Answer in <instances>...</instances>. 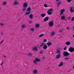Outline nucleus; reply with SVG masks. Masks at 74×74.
Masks as SVG:
<instances>
[{
  "label": "nucleus",
  "mask_w": 74,
  "mask_h": 74,
  "mask_svg": "<svg viewBox=\"0 0 74 74\" xmlns=\"http://www.w3.org/2000/svg\"><path fill=\"white\" fill-rule=\"evenodd\" d=\"M53 11V9L51 8L49 10H48L47 12V14L49 15H52V11Z\"/></svg>",
  "instance_id": "1"
},
{
  "label": "nucleus",
  "mask_w": 74,
  "mask_h": 74,
  "mask_svg": "<svg viewBox=\"0 0 74 74\" xmlns=\"http://www.w3.org/2000/svg\"><path fill=\"white\" fill-rule=\"evenodd\" d=\"M40 62V60L38 58H35V60L33 61V63L34 64H37V62Z\"/></svg>",
  "instance_id": "2"
},
{
  "label": "nucleus",
  "mask_w": 74,
  "mask_h": 74,
  "mask_svg": "<svg viewBox=\"0 0 74 74\" xmlns=\"http://www.w3.org/2000/svg\"><path fill=\"white\" fill-rule=\"evenodd\" d=\"M48 25L49 27H52L53 25V21H52L50 22L49 23Z\"/></svg>",
  "instance_id": "3"
},
{
  "label": "nucleus",
  "mask_w": 74,
  "mask_h": 74,
  "mask_svg": "<svg viewBox=\"0 0 74 74\" xmlns=\"http://www.w3.org/2000/svg\"><path fill=\"white\" fill-rule=\"evenodd\" d=\"M63 55L64 56H68L69 55V53L67 51H65L63 53Z\"/></svg>",
  "instance_id": "4"
},
{
  "label": "nucleus",
  "mask_w": 74,
  "mask_h": 74,
  "mask_svg": "<svg viewBox=\"0 0 74 74\" xmlns=\"http://www.w3.org/2000/svg\"><path fill=\"white\" fill-rule=\"evenodd\" d=\"M32 51H37L38 49L36 47H33L32 49Z\"/></svg>",
  "instance_id": "5"
},
{
  "label": "nucleus",
  "mask_w": 74,
  "mask_h": 74,
  "mask_svg": "<svg viewBox=\"0 0 74 74\" xmlns=\"http://www.w3.org/2000/svg\"><path fill=\"white\" fill-rule=\"evenodd\" d=\"M61 55H60V53H59L57 55H56V59H59L60 58Z\"/></svg>",
  "instance_id": "6"
},
{
  "label": "nucleus",
  "mask_w": 74,
  "mask_h": 74,
  "mask_svg": "<svg viewBox=\"0 0 74 74\" xmlns=\"http://www.w3.org/2000/svg\"><path fill=\"white\" fill-rule=\"evenodd\" d=\"M55 32L54 31H52L51 33V36H53L55 35Z\"/></svg>",
  "instance_id": "7"
},
{
  "label": "nucleus",
  "mask_w": 74,
  "mask_h": 74,
  "mask_svg": "<svg viewBox=\"0 0 74 74\" xmlns=\"http://www.w3.org/2000/svg\"><path fill=\"white\" fill-rule=\"evenodd\" d=\"M48 19H49V18L48 17V16H47L44 19V21L45 22H46V21H48Z\"/></svg>",
  "instance_id": "8"
},
{
  "label": "nucleus",
  "mask_w": 74,
  "mask_h": 74,
  "mask_svg": "<svg viewBox=\"0 0 74 74\" xmlns=\"http://www.w3.org/2000/svg\"><path fill=\"white\" fill-rule=\"evenodd\" d=\"M38 71L37 70H34L33 71V73L34 74H37Z\"/></svg>",
  "instance_id": "9"
},
{
  "label": "nucleus",
  "mask_w": 74,
  "mask_h": 74,
  "mask_svg": "<svg viewBox=\"0 0 74 74\" xmlns=\"http://www.w3.org/2000/svg\"><path fill=\"white\" fill-rule=\"evenodd\" d=\"M65 11V10H64V9H63L61 10L60 11L61 13L60 14V15H62V14H63V12H64V11Z\"/></svg>",
  "instance_id": "10"
},
{
  "label": "nucleus",
  "mask_w": 74,
  "mask_h": 74,
  "mask_svg": "<svg viewBox=\"0 0 74 74\" xmlns=\"http://www.w3.org/2000/svg\"><path fill=\"white\" fill-rule=\"evenodd\" d=\"M63 65V62H62L60 63V64L58 65L59 67H60V66H62Z\"/></svg>",
  "instance_id": "11"
},
{
  "label": "nucleus",
  "mask_w": 74,
  "mask_h": 74,
  "mask_svg": "<svg viewBox=\"0 0 74 74\" xmlns=\"http://www.w3.org/2000/svg\"><path fill=\"white\" fill-rule=\"evenodd\" d=\"M57 53H61L60 49H57Z\"/></svg>",
  "instance_id": "12"
},
{
  "label": "nucleus",
  "mask_w": 74,
  "mask_h": 74,
  "mask_svg": "<svg viewBox=\"0 0 74 74\" xmlns=\"http://www.w3.org/2000/svg\"><path fill=\"white\" fill-rule=\"evenodd\" d=\"M74 9H73V8L71 7L70 8V12H71V13L74 12Z\"/></svg>",
  "instance_id": "13"
},
{
  "label": "nucleus",
  "mask_w": 74,
  "mask_h": 74,
  "mask_svg": "<svg viewBox=\"0 0 74 74\" xmlns=\"http://www.w3.org/2000/svg\"><path fill=\"white\" fill-rule=\"evenodd\" d=\"M35 27L36 28H39L40 27V24H36L35 25Z\"/></svg>",
  "instance_id": "14"
},
{
  "label": "nucleus",
  "mask_w": 74,
  "mask_h": 74,
  "mask_svg": "<svg viewBox=\"0 0 74 74\" xmlns=\"http://www.w3.org/2000/svg\"><path fill=\"white\" fill-rule=\"evenodd\" d=\"M45 15H46V14H42L40 15V16L42 17V18H44V17H45Z\"/></svg>",
  "instance_id": "15"
},
{
  "label": "nucleus",
  "mask_w": 74,
  "mask_h": 74,
  "mask_svg": "<svg viewBox=\"0 0 74 74\" xmlns=\"http://www.w3.org/2000/svg\"><path fill=\"white\" fill-rule=\"evenodd\" d=\"M23 7H27V5L26 3H24L23 4Z\"/></svg>",
  "instance_id": "16"
},
{
  "label": "nucleus",
  "mask_w": 74,
  "mask_h": 74,
  "mask_svg": "<svg viewBox=\"0 0 74 74\" xmlns=\"http://www.w3.org/2000/svg\"><path fill=\"white\" fill-rule=\"evenodd\" d=\"M70 42H66V45H70Z\"/></svg>",
  "instance_id": "17"
},
{
  "label": "nucleus",
  "mask_w": 74,
  "mask_h": 74,
  "mask_svg": "<svg viewBox=\"0 0 74 74\" xmlns=\"http://www.w3.org/2000/svg\"><path fill=\"white\" fill-rule=\"evenodd\" d=\"M18 4V2L17 1H15L14 2V5H17Z\"/></svg>",
  "instance_id": "18"
},
{
  "label": "nucleus",
  "mask_w": 74,
  "mask_h": 74,
  "mask_svg": "<svg viewBox=\"0 0 74 74\" xmlns=\"http://www.w3.org/2000/svg\"><path fill=\"white\" fill-rule=\"evenodd\" d=\"M30 12L29 11V12H27L25 13V15H29V14H30Z\"/></svg>",
  "instance_id": "19"
},
{
  "label": "nucleus",
  "mask_w": 74,
  "mask_h": 74,
  "mask_svg": "<svg viewBox=\"0 0 74 74\" xmlns=\"http://www.w3.org/2000/svg\"><path fill=\"white\" fill-rule=\"evenodd\" d=\"M33 14H31L29 15V18L30 19H33Z\"/></svg>",
  "instance_id": "20"
},
{
  "label": "nucleus",
  "mask_w": 74,
  "mask_h": 74,
  "mask_svg": "<svg viewBox=\"0 0 74 74\" xmlns=\"http://www.w3.org/2000/svg\"><path fill=\"white\" fill-rule=\"evenodd\" d=\"M27 11H31V8L29 7L27 9Z\"/></svg>",
  "instance_id": "21"
},
{
  "label": "nucleus",
  "mask_w": 74,
  "mask_h": 74,
  "mask_svg": "<svg viewBox=\"0 0 74 74\" xmlns=\"http://www.w3.org/2000/svg\"><path fill=\"white\" fill-rule=\"evenodd\" d=\"M43 48L45 49H46L47 48V46L46 45H44Z\"/></svg>",
  "instance_id": "22"
},
{
  "label": "nucleus",
  "mask_w": 74,
  "mask_h": 74,
  "mask_svg": "<svg viewBox=\"0 0 74 74\" xmlns=\"http://www.w3.org/2000/svg\"><path fill=\"white\" fill-rule=\"evenodd\" d=\"M4 25V23H0V26H3Z\"/></svg>",
  "instance_id": "23"
},
{
  "label": "nucleus",
  "mask_w": 74,
  "mask_h": 74,
  "mask_svg": "<svg viewBox=\"0 0 74 74\" xmlns=\"http://www.w3.org/2000/svg\"><path fill=\"white\" fill-rule=\"evenodd\" d=\"M65 19V17L64 16H61V19L62 20H64Z\"/></svg>",
  "instance_id": "24"
},
{
  "label": "nucleus",
  "mask_w": 74,
  "mask_h": 74,
  "mask_svg": "<svg viewBox=\"0 0 74 74\" xmlns=\"http://www.w3.org/2000/svg\"><path fill=\"white\" fill-rule=\"evenodd\" d=\"M61 3H62V1H60V2H58V5L59 6V5H60V4H61Z\"/></svg>",
  "instance_id": "25"
},
{
  "label": "nucleus",
  "mask_w": 74,
  "mask_h": 74,
  "mask_svg": "<svg viewBox=\"0 0 74 74\" xmlns=\"http://www.w3.org/2000/svg\"><path fill=\"white\" fill-rule=\"evenodd\" d=\"M44 36V34H41L39 36V37H42V36Z\"/></svg>",
  "instance_id": "26"
},
{
  "label": "nucleus",
  "mask_w": 74,
  "mask_h": 74,
  "mask_svg": "<svg viewBox=\"0 0 74 74\" xmlns=\"http://www.w3.org/2000/svg\"><path fill=\"white\" fill-rule=\"evenodd\" d=\"M26 27L25 25H21L22 28H25Z\"/></svg>",
  "instance_id": "27"
},
{
  "label": "nucleus",
  "mask_w": 74,
  "mask_h": 74,
  "mask_svg": "<svg viewBox=\"0 0 74 74\" xmlns=\"http://www.w3.org/2000/svg\"><path fill=\"white\" fill-rule=\"evenodd\" d=\"M6 4H7V2H4L3 3V5H6Z\"/></svg>",
  "instance_id": "28"
},
{
  "label": "nucleus",
  "mask_w": 74,
  "mask_h": 74,
  "mask_svg": "<svg viewBox=\"0 0 74 74\" xmlns=\"http://www.w3.org/2000/svg\"><path fill=\"white\" fill-rule=\"evenodd\" d=\"M47 46L49 47L51 45V42H49L47 44Z\"/></svg>",
  "instance_id": "29"
},
{
  "label": "nucleus",
  "mask_w": 74,
  "mask_h": 74,
  "mask_svg": "<svg viewBox=\"0 0 74 74\" xmlns=\"http://www.w3.org/2000/svg\"><path fill=\"white\" fill-rule=\"evenodd\" d=\"M26 10V7H23V11H25Z\"/></svg>",
  "instance_id": "30"
},
{
  "label": "nucleus",
  "mask_w": 74,
  "mask_h": 74,
  "mask_svg": "<svg viewBox=\"0 0 74 74\" xmlns=\"http://www.w3.org/2000/svg\"><path fill=\"white\" fill-rule=\"evenodd\" d=\"M28 55L29 56H31L32 55V54L31 53H29L28 54Z\"/></svg>",
  "instance_id": "31"
},
{
  "label": "nucleus",
  "mask_w": 74,
  "mask_h": 74,
  "mask_svg": "<svg viewBox=\"0 0 74 74\" xmlns=\"http://www.w3.org/2000/svg\"><path fill=\"white\" fill-rule=\"evenodd\" d=\"M63 30V29H60L59 30V32L60 33H62V32Z\"/></svg>",
  "instance_id": "32"
},
{
  "label": "nucleus",
  "mask_w": 74,
  "mask_h": 74,
  "mask_svg": "<svg viewBox=\"0 0 74 74\" xmlns=\"http://www.w3.org/2000/svg\"><path fill=\"white\" fill-rule=\"evenodd\" d=\"M44 45V43H42L40 46V47H42V46H43V45Z\"/></svg>",
  "instance_id": "33"
},
{
  "label": "nucleus",
  "mask_w": 74,
  "mask_h": 74,
  "mask_svg": "<svg viewBox=\"0 0 74 74\" xmlns=\"http://www.w3.org/2000/svg\"><path fill=\"white\" fill-rule=\"evenodd\" d=\"M67 1L68 3H70V2H71V0H67Z\"/></svg>",
  "instance_id": "34"
},
{
  "label": "nucleus",
  "mask_w": 74,
  "mask_h": 74,
  "mask_svg": "<svg viewBox=\"0 0 74 74\" xmlns=\"http://www.w3.org/2000/svg\"><path fill=\"white\" fill-rule=\"evenodd\" d=\"M47 42V39H44L43 40V42Z\"/></svg>",
  "instance_id": "35"
},
{
  "label": "nucleus",
  "mask_w": 74,
  "mask_h": 74,
  "mask_svg": "<svg viewBox=\"0 0 74 74\" xmlns=\"http://www.w3.org/2000/svg\"><path fill=\"white\" fill-rule=\"evenodd\" d=\"M45 7H47V4H45L44 5Z\"/></svg>",
  "instance_id": "36"
},
{
  "label": "nucleus",
  "mask_w": 74,
  "mask_h": 74,
  "mask_svg": "<svg viewBox=\"0 0 74 74\" xmlns=\"http://www.w3.org/2000/svg\"><path fill=\"white\" fill-rule=\"evenodd\" d=\"M31 31H32V32H33V31H34V28H31Z\"/></svg>",
  "instance_id": "37"
},
{
  "label": "nucleus",
  "mask_w": 74,
  "mask_h": 74,
  "mask_svg": "<svg viewBox=\"0 0 74 74\" xmlns=\"http://www.w3.org/2000/svg\"><path fill=\"white\" fill-rule=\"evenodd\" d=\"M66 48H67V47H64V50H66Z\"/></svg>",
  "instance_id": "38"
},
{
  "label": "nucleus",
  "mask_w": 74,
  "mask_h": 74,
  "mask_svg": "<svg viewBox=\"0 0 74 74\" xmlns=\"http://www.w3.org/2000/svg\"><path fill=\"white\" fill-rule=\"evenodd\" d=\"M64 59H65L66 60H68V59H69V58L68 57H66V58H65Z\"/></svg>",
  "instance_id": "39"
},
{
  "label": "nucleus",
  "mask_w": 74,
  "mask_h": 74,
  "mask_svg": "<svg viewBox=\"0 0 74 74\" xmlns=\"http://www.w3.org/2000/svg\"><path fill=\"white\" fill-rule=\"evenodd\" d=\"M72 20L73 21H74V17H73L72 18Z\"/></svg>",
  "instance_id": "40"
},
{
  "label": "nucleus",
  "mask_w": 74,
  "mask_h": 74,
  "mask_svg": "<svg viewBox=\"0 0 74 74\" xmlns=\"http://www.w3.org/2000/svg\"><path fill=\"white\" fill-rule=\"evenodd\" d=\"M3 40H2L0 43V44H2V43H3Z\"/></svg>",
  "instance_id": "41"
},
{
  "label": "nucleus",
  "mask_w": 74,
  "mask_h": 74,
  "mask_svg": "<svg viewBox=\"0 0 74 74\" xmlns=\"http://www.w3.org/2000/svg\"><path fill=\"white\" fill-rule=\"evenodd\" d=\"M66 29L67 30H69V29H70V28H69V27H66Z\"/></svg>",
  "instance_id": "42"
},
{
  "label": "nucleus",
  "mask_w": 74,
  "mask_h": 74,
  "mask_svg": "<svg viewBox=\"0 0 74 74\" xmlns=\"http://www.w3.org/2000/svg\"><path fill=\"white\" fill-rule=\"evenodd\" d=\"M43 53V51H40V53Z\"/></svg>",
  "instance_id": "43"
},
{
  "label": "nucleus",
  "mask_w": 74,
  "mask_h": 74,
  "mask_svg": "<svg viewBox=\"0 0 74 74\" xmlns=\"http://www.w3.org/2000/svg\"><path fill=\"white\" fill-rule=\"evenodd\" d=\"M3 64V62H2L1 63V65H2Z\"/></svg>",
  "instance_id": "44"
},
{
  "label": "nucleus",
  "mask_w": 74,
  "mask_h": 74,
  "mask_svg": "<svg viewBox=\"0 0 74 74\" xmlns=\"http://www.w3.org/2000/svg\"><path fill=\"white\" fill-rule=\"evenodd\" d=\"M69 19H71V17H69L68 18Z\"/></svg>",
  "instance_id": "45"
},
{
  "label": "nucleus",
  "mask_w": 74,
  "mask_h": 74,
  "mask_svg": "<svg viewBox=\"0 0 74 74\" xmlns=\"http://www.w3.org/2000/svg\"><path fill=\"white\" fill-rule=\"evenodd\" d=\"M3 56H4V57L5 58H7V57H6V56H5V55H3Z\"/></svg>",
  "instance_id": "46"
},
{
  "label": "nucleus",
  "mask_w": 74,
  "mask_h": 74,
  "mask_svg": "<svg viewBox=\"0 0 74 74\" xmlns=\"http://www.w3.org/2000/svg\"><path fill=\"white\" fill-rule=\"evenodd\" d=\"M1 35H3V32H2L1 33Z\"/></svg>",
  "instance_id": "47"
},
{
  "label": "nucleus",
  "mask_w": 74,
  "mask_h": 74,
  "mask_svg": "<svg viewBox=\"0 0 74 74\" xmlns=\"http://www.w3.org/2000/svg\"><path fill=\"white\" fill-rule=\"evenodd\" d=\"M29 23H30V24H31V21H29Z\"/></svg>",
  "instance_id": "48"
},
{
  "label": "nucleus",
  "mask_w": 74,
  "mask_h": 74,
  "mask_svg": "<svg viewBox=\"0 0 74 74\" xmlns=\"http://www.w3.org/2000/svg\"><path fill=\"white\" fill-rule=\"evenodd\" d=\"M43 59H45V58L44 57H43Z\"/></svg>",
  "instance_id": "49"
},
{
  "label": "nucleus",
  "mask_w": 74,
  "mask_h": 74,
  "mask_svg": "<svg viewBox=\"0 0 74 74\" xmlns=\"http://www.w3.org/2000/svg\"><path fill=\"white\" fill-rule=\"evenodd\" d=\"M59 0H56V1H59Z\"/></svg>",
  "instance_id": "50"
},
{
  "label": "nucleus",
  "mask_w": 74,
  "mask_h": 74,
  "mask_svg": "<svg viewBox=\"0 0 74 74\" xmlns=\"http://www.w3.org/2000/svg\"><path fill=\"white\" fill-rule=\"evenodd\" d=\"M73 69H74V66H73Z\"/></svg>",
  "instance_id": "51"
},
{
  "label": "nucleus",
  "mask_w": 74,
  "mask_h": 74,
  "mask_svg": "<svg viewBox=\"0 0 74 74\" xmlns=\"http://www.w3.org/2000/svg\"><path fill=\"white\" fill-rule=\"evenodd\" d=\"M73 30H74V27H73Z\"/></svg>",
  "instance_id": "52"
}]
</instances>
